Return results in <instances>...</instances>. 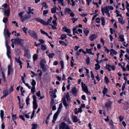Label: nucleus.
<instances>
[{"mask_svg": "<svg viewBox=\"0 0 129 129\" xmlns=\"http://www.w3.org/2000/svg\"><path fill=\"white\" fill-rule=\"evenodd\" d=\"M62 104L61 103L60 104L59 107V108L58 110L57 111V112L54 114L53 119L52 121V122L53 123H54L58 115V114H59L60 110H61L62 108Z\"/></svg>", "mask_w": 129, "mask_h": 129, "instance_id": "obj_1", "label": "nucleus"}, {"mask_svg": "<svg viewBox=\"0 0 129 129\" xmlns=\"http://www.w3.org/2000/svg\"><path fill=\"white\" fill-rule=\"evenodd\" d=\"M11 41L13 43L15 44H19L21 45H22L24 42L23 41L19 38L15 39H12L11 40Z\"/></svg>", "mask_w": 129, "mask_h": 129, "instance_id": "obj_2", "label": "nucleus"}, {"mask_svg": "<svg viewBox=\"0 0 129 129\" xmlns=\"http://www.w3.org/2000/svg\"><path fill=\"white\" fill-rule=\"evenodd\" d=\"M36 20L39 22L43 24L47 25L49 24L50 23H51V21L49 19L48 21L46 22L42 19L39 18H37L36 19Z\"/></svg>", "mask_w": 129, "mask_h": 129, "instance_id": "obj_3", "label": "nucleus"}, {"mask_svg": "<svg viewBox=\"0 0 129 129\" xmlns=\"http://www.w3.org/2000/svg\"><path fill=\"white\" fill-rule=\"evenodd\" d=\"M82 88L83 90L85 93L88 94H90V92L88 91V89L87 88V86H86L85 84H84L83 82H81Z\"/></svg>", "mask_w": 129, "mask_h": 129, "instance_id": "obj_4", "label": "nucleus"}, {"mask_svg": "<svg viewBox=\"0 0 129 129\" xmlns=\"http://www.w3.org/2000/svg\"><path fill=\"white\" fill-rule=\"evenodd\" d=\"M59 129H70L69 127L64 122L62 123L59 125Z\"/></svg>", "mask_w": 129, "mask_h": 129, "instance_id": "obj_5", "label": "nucleus"}, {"mask_svg": "<svg viewBox=\"0 0 129 129\" xmlns=\"http://www.w3.org/2000/svg\"><path fill=\"white\" fill-rule=\"evenodd\" d=\"M33 98L34 99V101L33 102V108L34 110H35L37 109L38 107V105L36 102V97L35 95H34L33 96Z\"/></svg>", "mask_w": 129, "mask_h": 129, "instance_id": "obj_6", "label": "nucleus"}, {"mask_svg": "<svg viewBox=\"0 0 129 129\" xmlns=\"http://www.w3.org/2000/svg\"><path fill=\"white\" fill-rule=\"evenodd\" d=\"M101 11L102 12H104L106 14H107V13H108L109 11L108 6H106L104 8H102L101 9Z\"/></svg>", "mask_w": 129, "mask_h": 129, "instance_id": "obj_7", "label": "nucleus"}, {"mask_svg": "<svg viewBox=\"0 0 129 129\" xmlns=\"http://www.w3.org/2000/svg\"><path fill=\"white\" fill-rule=\"evenodd\" d=\"M12 72L11 66L10 65H9L8 66V75H9Z\"/></svg>", "mask_w": 129, "mask_h": 129, "instance_id": "obj_8", "label": "nucleus"}, {"mask_svg": "<svg viewBox=\"0 0 129 129\" xmlns=\"http://www.w3.org/2000/svg\"><path fill=\"white\" fill-rule=\"evenodd\" d=\"M62 101L63 105L66 107H67L69 106V104L68 103H66L65 98H63Z\"/></svg>", "mask_w": 129, "mask_h": 129, "instance_id": "obj_9", "label": "nucleus"}, {"mask_svg": "<svg viewBox=\"0 0 129 129\" xmlns=\"http://www.w3.org/2000/svg\"><path fill=\"white\" fill-rule=\"evenodd\" d=\"M3 93L4 95H3V96L1 98H2L6 96L8 94V90H5L3 91Z\"/></svg>", "mask_w": 129, "mask_h": 129, "instance_id": "obj_10", "label": "nucleus"}, {"mask_svg": "<svg viewBox=\"0 0 129 129\" xmlns=\"http://www.w3.org/2000/svg\"><path fill=\"white\" fill-rule=\"evenodd\" d=\"M15 59L16 62H17V63H19L20 65V68L21 69L22 67V62L20 60V59H18V58H17L16 57H15Z\"/></svg>", "mask_w": 129, "mask_h": 129, "instance_id": "obj_11", "label": "nucleus"}, {"mask_svg": "<svg viewBox=\"0 0 129 129\" xmlns=\"http://www.w3.org/2000/svg\"><path fill=\"white\" fill-rule=\"evenodd\" d=\"M96 36L95 34H92L89 37L90 40L91 41H93L96 37Z\"/></svg>", "mask_w": 129, "mask_h": 129, "instance_id": "obj_12", "label": "nucleus"}, {"mask_svg": "<svg viewBox=\"0 0 129 129\" xmlns=\"http://www.w3.org/2000/svg\"><path fill=\"white\" fill-rule=\"evenodd\" d=\"M77 90L76 87H74L72 89V92L74 95L76 94L77 93Z\"/></svg>", "mask_w": 129, "mask_h": 129, "instance_id": "obj_13", "label": "nucleus"}, {"mask_svg": "<svg viewBox=\"0 0 129 129\" xmlns=\"http://www.w3.org/2000/svg\"><path fill=\"white\" fill-rule=\"evenodd\" d=\"M10 10L9 9L7 10H4V14H6L7 16H9V15Z\"/></svg>", "mask_w": 129, "mask_h": 129, "instance_id": "obj_14", "label": "nucleus"}, {"mask_svg": "<svg viewBox=\"0 0 129 129\" xmlns=\"http://www.w3.org/2000/svg\"><path fill=\"white\" fill-rule=\"evenodd\" d=\"M111 103L110 101H109L106 103L105 106L107 108H110V107Z\"/></svg>", "mask_w": 129, "mask_h": 129, "instance_id": "obj_15", "label": "nucleus"}, {"mask_svg": "<svg viewBox=\"0 0 129 129\" xmlns=\"http://www.w3.org/2000/svg\"><path fill=\"white\" fill-rule=\"evenodd\" d=\"M62 29L63 31H65L69 34L71 32L70 29L67 28L66 27H63Z\"/></svg>", "mask_w": 129, "mask_h": 129, "instance_id": "obj_16", "label": "nucleus"}, {"mask_svg": "<svg viewBox=\"0 0 129 129\" xmlns=\"http://www.w3.org/2000/svg\"><path fill=\"white\" fill-rule=\"evenodd\" d=\"M41 66V67L42 68L43 71L44 72H45L47 70L46 69V67L45 65H44V64H42L41 63V64H40Z\"/></svg>", "mask_w": 129, "mask_h": 129, "instance_id": "obj_17", "label": "nucleus"}, {"mask_svg": "<svg viewBox=\"0 0 129 129\" xmlns=\"http://www.w3.org/2000/svg\"><path fill=\"white\" fill-rule=\"evenodd\" d=\"M11 51L10 50H7V55L8 57L10 59L11 58Z\"/></svg>", "mask_w": 129, "mask_h": 129, "instance_id": "obj_18", "label": "nucleus"}, {"mask_svg": "<svg viewBox=\"0 0 129 129\" xmlns=\"http://www.w3.org/2000/svg\"><path fill=\"white\" fill-rule=\"evenodd\" d=\"M57 10H58V8L56 7H55L51 9V12L53 13H56V11Z\"/></svg>", "mask_w": 129, "mask_h": 129, "instance_id": "obj_19", "label": "nucleus"}, {"mask_svg": "<svg viewBox=\"0 0 129 129\" xmlns=\"http://www.w3.org/2000/svg\"><path fill=\"white\" fill-rule=\"evenodd\" d=\"M36 84V82L34 80H33V93H34L35 91V86Z\"/></svg>", "mask_w": 129, "mask_h": 129, "instance_id": "obj_20", "label": "nucleus"}, {"mask_svg": "<svg viewBox=\"0 0 129 129\" xmlns=\"http://www.w3.org/2000/svg\"><path fill=\"white\" fill-rule=\"evenodd\" d=\"M0 111V116L2 119V121H3V117L4 114V111H3L2 110H1Z\"/></svg>", "mask_w": 129, "mask_h": 129, "instance_id": "obj_21", "label": "nucleus"}, {"mask_svg": "<svg viewBox=\"0 0 129 129\" xmlns=\"http://www.w3.org/2000/svg\"><path fill=\"white\" fill-rule=\"evenodd\" d=\"M66 98L67 100V102H69L70 100V96L69 95V93L67 92L66 95Z\"/></svg>", "mask_w": 129, "mask_h": 129, "instance_id": "obj_22", "label": "nucleus"}, {"mask_svg": "<svg viewBox=\"0 0 129 129\" xmlns=\"http://www.w3.org/2000/svg\"><path fill=\"white\" fill-rule=\"evenodd\" d=\"M92 50V49H87L86 51L87 53H89L90 54L94 55V54L92 53L91 51V50Z\"/></svg>", "mask_w": 129, "mask_h": 129, "instance_id": "obj_23", "label": "nucleus"}, {"mask_svg": "<svg viewBox=\"0 0 129 129\" xmlns=\"http://www.w3.org/2000/svg\"><path fill=\"white\" fill-rule=\"evenodd\" d=\"M26 15L23 16L21 17V20L22 21H24L25 19H26Z\"/></svg>", "mask_w": 129, "mask_h": 129, "instance_id": "obj_24", "label": "nucleus"}, {"mask_svg": "<svg viewBox=\"0 0 129 129\" xmlns=\"http://www.w3.org/2000/svg\"><path fill=\"white\" fill-rule=\"evenodd\" d=\"M72 11L71 9L68 8H66L65 10V12L66 13H71Z\"/></svg>", "mask_w": 129, "mask_h": 129, "instance_id": "obj_25", "label": "nucleus"}, {"mask_svg": "<svg viewBox=\"0 0 129 129\" xmlns=\"http://www.w3.org/2000/svg\"><path fill=\"white\" fill-rule=\"evenodd\" d=\"M33 37L36 39H38L37 35V34L35 32H33Z\"/></svg>", "mask_w": 129, "mask_h": 129, "instance_id": "obj_26", "label": "nucleus"}, {"mask_svg": "<svg viewBox=\"0 0 129 129\" xmlns=\"http://www.w3.org/2000/svg\"><path fill=\"white\" fill-rule=\"evenodd\" d=\"M42 5L43 7L45 8V9H46L48 7V6L46 5V3L45 2H43L42 3Z\"/></svg>", "mask_w": 129, "mask_h": 129, "instance_id": "obj_27", "label": "nucleus"}, {"mask_svg": "<svg viewBox=\"0 0 129 129\" xmlns=\"http://www.w3.org/2000/svg\"><path fill=\"white\" fill-rule=\"evenodd\" d=\"M41 49L43 50H46L47 49V47L46 46L43 44H41Z\"/></svg>", "mask_w": 129, "mask_h": 129, "instance_id": "obj_28", "label": "nucleus"}, {"mask_svg": "<svg viewBox=\"0 0 129 129\" xmlns=\"http://www.w3.org/2000/svg\"><path fill=\"white\" fill-rule=\"evenodd\" d=\"M95 69L97 70L98 69H100V66L98 63H96L95 64Z\"/></svg>", "mask_w": 129, "mask_h": 129, "instance_id": "obj_29", "label": "nucleus"}, {"mask_svg": "<svg viewBox=\"0 0 129 129\" xmlns=\"http://www.w3.org/2000/svg\"><path fill=\"white\" fill-rule=\"evenodd\" d=\"M124 36L120 35L119 36V41H123L124 40V38L123 37Z\"/></svg>", "mask_w": 129, "mask_h": 129, "instance_id": "obj_30", "label": "nucleus"}, {"mask_svg": "<svg viewBox=\"0 0 129 129\" xmlns=\"http://www.w3.org/2000/svg\"><path fill=\"white\" fill-rule=\"evenodd\" d=\"M118 21L121 24H124V21L122 19L120 18H119Z\"/></svg>", "mask_w": 129, "mask_h": 129, "instance_id": "obj_31", "label": "nucleus"}, {"mask_svg": "<svg viewBox=\"0 0 129 129\" xmlns=\"http://www.w3.org/2000/svg\"><path fill=\"white\" fill-rule=\"evenodd\" d=\"M103 92L104 94H105L108 92L107 89L105 87H104Z\"/></svg>", "mask_w": 129, "mask_h": 129, "instance_id": "obj_32", "label": "nucleus"}, {"mask_svg": "<svg viewBox=\"0 0 129 129\" xmlns=\"http://www.w3.org/2000/svg\"><path fill=\"white\" fill-rule=\"evenodd\" d=\"M106 68L110 71H111V69H110L111 68V66L107 64L106 65Z\"/></svg>", "mask_w": 129, "mask_h": 129, "instance_id": "obj_33", "label": "nucleus"}, {"mask_svg": "<svg viewBox=\"0 0 129 129\" xmlns=\"http://www.w3.org/2000/svg\"><path fill=\"white\" fill-rule=\"evenodd\" d=\"M33 58L34 61L36 60L38 58V55L37 54H35L34 55Z\"/></svg>", "mask_w": 129, "mask_h": 129, "instance_id": "obj_34", "label": "nucleus"}, {"mask_svg": "<svg viewBox=\"0 0 129 129\" xmlns=\"http://www.w3.org/2000/svg\"><path fill=\"white\" fill-rule=\"evenodd\" d=\"M89 30L86 29H84V32L86 36L89 33Z\"/></svg>", "mask_w": 129, "mask_h": 129, "instance_id": "obj_35", "label": "nucleus"}, {"mask_svg": "<svg viewBox=\"0 0 129 129\" xmlns=\"http://www.w3.org/2000/svg\"><path fill=\"white\" fill-rule=\"evenodd\" d=\"M73 121L75 122H76L78 121V119L76 116H74L73 117Z\"/></svg>", "mask_w": 129, "mask_h": 129, "instance_id": "obj_36", "label": "nucleus"}, {"mask_svg": "<svg viewBox=\"0 0 129 129\" xmlns=\"http://www.w3.org/2000/svg\"><path fill=\"white\" fill-rule=\"evenodd\" d=\"M60 64L61 66V69H60V70H61V69H63L64 68V64L63 62V61H60Z\"/></svg>", "mask_w": 129, "mask_h": 129, "instance_id": "obj_37", "label": "nucleus"}, {"mask_svg": "<svg viewBox=\"0 0 129 129\" xmlns=\"http://www.w3.org/2000/svg\"><path fill=\"white\" fill-rule=\"evenodd\" d=\"M101 20L102 21V24L103 26L105 24V21L104 18L103 17H102L101 18Z\"/></svg>", "mask_w": 129, "mask_h": 129, "instance_id": "obj_38", "label": "nucleus"}, {"mask_svg": "<svg viewBox=\"0 0 129 129\" xmlns=\"http://www.w3.org/2000/svg\"><path fill=\"white\" fill-rule=\"evenodd\" d=\"M105 82L107 84H108L109 82V79L107 76H105Z\"/></svg>", "mask_w": 129, "mask_h": 129, "instance_id": "obj_39", "label": "nucleus"}, {"mask_svg": "<svg viewBox=\"0 0 129 129\" xmlns=\"http://www.w3.org/2000/svg\"><path fill=\"white\" fill-rule=\"evenodd\" d=\"M110 52L112 54H116L117 53V52L114 50L112 49L111 50Z\"/></svg>", "mask_w": 129, "mask_h": 129, "instance_id": "obj_40", "label": "nucleus"}, {"mask_svg": "<svg viewBox=\"0 0 129 129\" xmlns=\"http://www.w3.org/2000/svg\"><path fill=\"white\" fill-rule=\"evenodd\" d=\"M55 55V54L53 53L49 54H48V56L49 58H52L53 56Z\"/></svg>", "mask_w": 129, "mask_h": 129, "instance_id": "obj_41", "label": "nucleus"}, {"mask_svg": "<svg viewBox=\"0 0 129 129\" xmlns=\"http://www.w3.org/2000/svg\"><path fill=\"white\" fill-rule=\"evenodd\" d=\"M22 30L23 31H24L25 34L27 35V32H26V31L27 30V29L25 27H24L23 28Z\"/></svg>", "mask_w": 129, "mask_h": 129, "instance_id": "obj_42", "label": "nucleus"}, {"mask_svg": "<svg viewBox=\"0 0 129 129\" xmlns=\"http://www.w3.org/2000/svg\"><path fill=\"white\" fill-rule=\"evenodd\" d=\"M66 37V35L64 34H62L61 35V37L60 38L62 40H63Z\"/></svg>", "mask_w": 129, "mask_h": 129, "instance_id": "obj_43", "label": "nucleus"}, {"mask_svg": "<svg viewBox=\"0 0 129 129\" xmlns=\"http://www.w3.org/2000/svg\"><path fill=\"white\" fill-rule=\"evenodd\" d=\"M24 55L25 56H26L27 58H30V54L27 53H25L24 54Z\"/></svg>", "mask_w": 129, "mask_h": 129, "instance_id": "obj_44", "label": "nucleus"}, {"mask_svg": "<svg viewBox=\"0 0 129 129\" xmlns=\"http://www.w3.org/2000/svg\"><path fill=\"white\" fill-rule=\"evenodd\" d=\"M1 73L2 75L3 78L4 79L3 80L5 81V77L3 72L2 71L1 72Z\"/></svg>", "mask_w": 129, "mask_h": 129, "instance_id": "obj_45", "label": "nucleus"}, {"mask_svg": "<svg viewBox=\"0 0 129 129\" xmlns=\"http://www.w3.org/2000/svg\"><path fill=\"white\" fill-rule=\"evenodd\" d=\"M46 61L44 59H42L41 61H40V64H41V63L42 64H44L46 63Z\"/></svg>", "mask_w": 129, "mask_h": 129, "instance_id": "obj_46", "label": "nucleus"}, {"mask_svg": "<svg viewBox=\"0 0 129 129\" xmlns=\"http://www.w3.org/2000/svg\"><path fill=\"white\" fill-rule=\"evenodd\" d=\"M38 126V125L36 124H35L33 125V129H36Z\"/></svg>", "mask_w": 129, "mask_h": 129, "instance_id": "obj_47", "label": "nucleus"}, {"mask_svg": "<svg viewBox=\"0 0 129 129\" xmlns=\"http://www.w3.org/2000/svg\"><path fill=\"white\" fill-rule=\"evenodd\" d=\"M19 118L23 120L24 121H25V119L24 117V116L22 115H20L19 116Z\"/></svg>", "mask_w": 129, "mask_h": 129, "instance_id": "obj_48", "label": "nucleus"}, {"mask_svg": "<svg viewBox=\"0 0 129 129\" xmlns=\"http://www.w3.org/2000/svg\"><path fill=\"white\" fill-rule=\"evenodd\" d=\"M28 9L29 10V11L27 13L28 14H29L31 13L32 12L31 10V8L30 7L28 8Z\"/></svg>", "mask_w": 129, "mask_h": 129, "instance_id": "obj_49", "label": "nucleus"}, {"mask_svg": "<svg viewBox=\"0 0 129 129\" xmlns=\"http://www.w3.org/2000/svg\"><path fill=\"white\" fill-rule=\"evenodd\" d=\"M89 61H90L89 58V57H88L87 58L86 60V63L87 64H89V63H90Z\"/></svg>", "mask_w": 129, "mask_h": 129, "instance_id": "obj_50", "label": "nucleus"}, {"mask_svg": "<svg viewBox=\"0 0 129 129\" xmlns=\"http://www.w3.org/2000/svg\"><path fill=\"white\" fill-rule=\"evenodd\" d=\"M29 96H28L27 98V99L26 100V102L27 105H28L29 103L28 102V101L29 100Z\"/></svg>", "mask_w": 129, "mask_h": 129, "instance_id": "obj_51", "label": "nucleus"}, {"mask_svg": "<svg viewBox=\"0 0 129 129\" xmlns=\"http://www.w3.org/2000/svg\"><path fill=\"white\" fill-rule=\"evenodd\" d=\"M73 33L74 35H75V33L78 34V32H77V31H76V28H74L73 29Z\"/></svg>", "mask_w": 129, "mask_h": 129, "instance_id": "obj_52", "label": "nucleus"}, {"mask_svg": "<svg viewBox=\"0 0 129 129\" xmlns=\"http://www.w3.org/2000/svg\"><path fill=\"white\" fill-rule=\"evenodd\" d=\"M59 43L60 44L63 45H64L66 46H67V44L65 43L64 42L62 41H59Z\"/></svg>", "mask_w": 129, "mask_h": 129, "instance_id": "obj_53", "label": "nucleus"}, {"mask_svg": "<svg viewBox=\"0 0 129 129\" xmlns=\"http://www.w3.org/2000/svg\"><path fill=\"white\" fill-rule=\"evenodd\" d=\"M41 43L43 44L45 42V41L41 39H39L38 40Z\"/></svg>", "mask_w": 129, "mask_h": 129, "instance_id": "obj_54", "label": "nucleus"}, {"mask_svg": "<svg viewBox=\"0 0 129 129\" xmlns=\"http://www.w3.org/2000/svg\"><path fill=\"white\" fill-rule=\"evenodd\" d=\"M6 46L7 50H10V46H9L8 44L7 43H6Z\"/></svg>", "mask_w": 129, "mask_h": 129, "instance_id": "obj_55", "label": "nucleus"}, {"mask_svg": "<svg viewBox=\"0 0 129 129\" xmlns=\"http://www.w3.org/2000/svg\"><path fill=\"white\" fill-rule=\"evenodd\" d=\"M13 86H12L10 88V89L9 92L10 93L11 92L13 91Z\"/></svg>", "mask_w": 129, "mask_h": 129, "instance_id": "obj_56", "label": "nucleus"}, {"mask_svg": "<svg viewBox=\"0 0 129 129\" xmlns=\"http://www.w3.org/2000/svg\"><path fill=\"white\" fill-rule=\"evenodd\" d=\"M30 114V113H28L27 114H26L25 115V117L28 118H29V114Z\"/></svg>", "mask_w": 129, "mask_h": 129, "instance_id": "obj_57", "label": "nucleus"}, {"mask_svg": "<svg viewBox=\"0 0 129 129\" xmlns=\"http://www.w3.org/2000/svg\"><path fill=\"white\" fill-rule=\"evenodd\" d=\"M36 95L37 96L40 97L41 96V94H40V91H39L38 92H37L36 93Z\"/></svg>", "mask_w": 129, "mask_h": 129, "instance_id": "obj_58", "label": "nucleus"}, {"mask_svg": "<svg viewBox=\"0 0 129 129\" xmlns=\"http://www.w3.org/2000/svg\"><path fill=\"white\" fill-rule=\"evenodd\" d=\"M96 22L97 23H100V19L98 18H97L95 19Z\"/></svg>", "mask_w": 129, "mask_h": 129, "instance_id": "obj_59", "label": "nucleus"}, {"mask_svg": "<svg viewBox=\"0 0 129 129\" xmlns=\"http://www.w3.org/2000/svg\"><path fill=\"white\" fill-rule=\"evenodd\" d=\"M129 7V4L128 3L126 4V9L127 10L128 12L129 13V8L128 7Z\"/></svg>", "mask_w": 129, "mask_h": 129, "instance_id": "obj_60", "label": "nucleus"}, {"mask_svg": "<svg viewBox=\"0 0 129 129\" xmlns=\"http://www.w3.org/2000/svg\"><path fill=\"white\" fill-rule=\"evenodd\" d=\"M7 20L8 19L7 18H4L3 19V21L4 23H5L7 21Z\"/></svg>", "mask_w": 129, "mask_h": 129, "instance_id": "obj_61", "label": "nucleus"}, {"mask_svg": "<svg viewBox=\"0 0 129 129\" xmlns=\"http://www.w3.org/2000/svg\"><path fill=\"white\" fill-rule=\"evenodd\" d=\"M57 20H54L52 21V23L54 25H57V24L56 23V21Z\"/></svg>", "mask_w": 129, "mask_h": 129, "instance_id": "obj_62", "label": "nucleus"}, {"mask_svg": "<svg viewBox=\"0 0 129 129\" xmlns=\"http://www.w3.org/2000/svg\"><path fill=\"white\" fill-rule=\"evenodd\" d=\"M6 33L8 36L9 37H10V35L11 34L10 33H9V32L8 30H7L6 31Z\"/></svg>", "mask_w": 129, "mask_h": 129, "instance_id": "obj_63", "label": "nucleus"}, {"mask_svg": "<svg viewBox=\"0 0 129 129\" xmlns=\"http://www.w3.org/2000/svg\"><path fill=\"white\" fill-rule=\"evenodd\" d=\"M108 7V9H109V10H113V7L112 6H109Z\"/></svg>", "mask_w": 129, "mask_h": 129, "instance_id": "obj_64", "label": "nucleus"}]
</instances>
